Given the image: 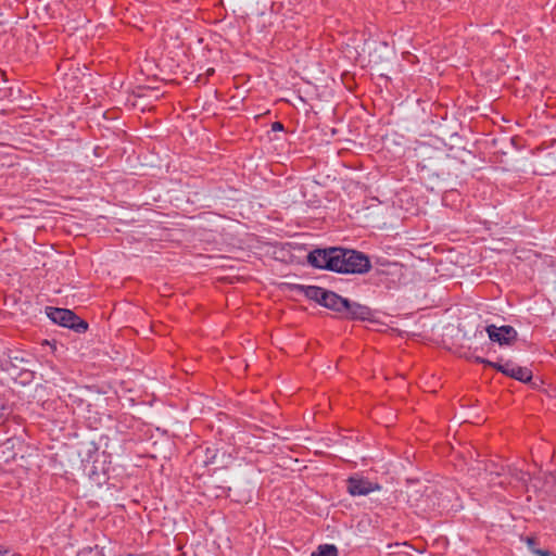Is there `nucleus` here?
<instances>
[{
  "instance_id": "nucleus-23",
  "label": "nucleus",
  "mask_w": 556,
  "mask_h": 556,
  "mask_svg": "<svg viewBox=\"0 0 556 556\" xmlns=\"http://www.w3.org/2000/svg\"><path fill=\"white\" fill-rule=\"evenodd\" d=\"M214 73H215V70H214V68H208V70L206 71V75H207V76H212Z\"/></svg>"
},
{
  "instance_id": "nucleus-21",
  "label": "nucleus",
  "mask_w": 556,
  "mask_h": 556,
  "mask_svg": "<svg viewBox=\"0 0 556 556\" xmlns=\"http://www.w3.org/2000/svg\"><path fill=\"white\" fill-rule=\"evenodd\" d=\"M10 548L0 544V556H12Z\"/></svg>"
},
{
  "instance_id": "nucleus-12",
  "label": "nucleus",
  "mask_w": 556,
  "mask_h": 556,
  "mask_svg": "<svg viewBox=\"0 0 556 556\" xmlns=\"http://www.w3.org/2000/svg\"><path fill=\"white\" fill-rule=\"evenodd\" d=\"M77 556H105L103 553V548L98 545L94 546H86L79 549Z\"/></svg>"
},
{
  "instance_id": "nucleus-13",
  "label": "nucleus",
  "mask_w": 556,
  "mask_h": 556,
  "mask_svg": "<svg viewBox=\"0 0 556 556\" xmlns=\"http://www.w3.org/2000/svg\"><path fill=\"white\" fill-rule=\"evenodd\" d=\"M473 362L477 363V364H482L486 367H491L493 369H495V366H497L500 364V361L498 362H492V361H489L484 357H481V356H473Z\"/></svg>"
},
{
  "instance_id": "nucleus-9",
  "label": "nucleus",
  "mask_w": 556,
  "mask_h": 556,
  "mask_svg": "<svg viewBox=\"0 0 556 556\" xmlns=\"http://www.w3.org/2000/svg\"><path fill=\"white\" fill-rule=\"evenodd\" d=\"M344 299L345 298L340 295L339 293L332 290H328L323 300L320 301V306L332 311L339 317Z\"/></svg>"
},
{
  "instance_id": "nucleus-14",
  "label": "nucleus",
  "mask_w": 556,
  "mask_h": 556,
  "mask_svg": "<svg viewBox=\"0 0 556 556\" xmlns=\"http://www.w3.org/2000/svg\"><path fill=\"white\" fill-rule=\"evenodd\" d=\"M217 492H216V497H228L230 495V492H231V488L230 486H223V485H216L215 486Z\"/></svg>"
},
{
  "instance_id": "nucleus-18",
  "label": "nucleus",
  "mask_w": 556,
  "mask_h": 556,
  "mask_svg": "<svg viewBox=\"0 0 556 556\" xmlns=\"http://www.w3.org/2000/svg\"><path fill=\"white\" fill-rule=\"evenodd\" d=\"M527 476H528L527 472H525L523 470H519V469H515V471L513 473V477L515 479H517L518 481L523 482V483L527 482V479H526Z\"/></svg>"
},
{
  "instance_id": "nucleus-10",
  "label": "nucleus",
  "mask_w": 556,
  "mask_h": 556,
  "mask_svg": "<svg viewBox=\"0 0 556 556\" xmlns=\"http://www.w3.org/2000/svg\"><path fill=\"white\" fill-rule=\"evenodd\" d=\"M327 291H328V289H325V288H321L318 286H307L304 296L320 305V301L323 300V298L325 296Z\"/></svg>"
},
{
  "instance_id": "nucleus-1",
  "label": "nucleus",
  "mask_w": 556,
  "mask_h": 556,
  "mask_svg": "<svg viewBox=\"0 0 556 556\" xmlns=\"http://www.w3.org/2000/svg\"><path fill=\"white\" fill-rule=\"evenodd\" d=\"M345 255H348L345 248H316L308 252L306 262L314 268L339 273Z\"/></svg>"
},
{
  "instance_id": "nucleus-3",
  "label": "nucleus",
  "mask_w": 556,
  "mask_h": 556,
  "mask_svg": "<svg viewBox=\"0 0 556 556\" xmlns=\"http://www.w3.org/2000/svg\"><path fill=\"white\" fill-rule=\"evenodd\" d=\"M339 318L349 321H374L375 311L365 304L345 298Z\"/></svg>"
},
{
  "instance_id": "nucleus-6",
  "label": "nucleus",
  "mask_w": 556,
  "mask_h": 556,
  "mask_svg": "<svg viewBox=\"0 0 556 556\" xmlns=\"http://www.w3.org/2000/svg\"><path fill=\"white\" fill-rule=\"evenodd\" d=\"M495 370L521 383L531 382L532 370L529 367L519 366L511 359L505 362L501 359L500 364L495 366Z\"/></svg>"
},
{
  "instance_id": "nucleus-16",
  "label": "nucleus",
  "mask_w": 556,
  "mask_h": 556,
  "mask_svg": "<svg viewBox=\"0 0 556 556\" xmlns=\"http://www.w3.org/2000/svg\"><path fill=\"white\" fill-rule=\"evenodd\" d=\"M526 543H527V545H528L529 549H530L532 553L536 554V552L539 551V548H536V545H538V540H536V538H535V536H527V538H526Z\"/></svg>"
},
{
  "instance_id": "nucleus-11",
  "label": "nucleus",
  "mask_w": 556,
  "mask_h": 556,
  "mask_svg": "<svg viewBox=\"0 0 556 556\" xmlns=\"http://www.w3.org/2000/svg\"><path fill=\"white\" fill-rule=\"evenodd\" d=\"M311 556H338V548L333 544H321Z\"/></svg>"
},
{
  "instance_id": "nucleus-15",
  "label": "nucleus",
  "mask_w": 556,
  "mask_h": 556,
  "mask_svg": "<svg viewBox=\"0 0 556 556\" xmlns=\"http://www.w3.org/2000/svg\"><path fill=\"white\" fill-rule=\"evenodd\" d=\"M306 288H307V286H305V285H299V283H290V285H288V289L291 292H296V293H300V294H303V295H305Z\"/></svg>"
},
{
  "instance_id": "nucleus-5",
  "label": "nucleus",
  "mask_w": 556,
  "mask_h": 556,
  "mask_svg": "<svg viewBox=\"0 0 556 556\" xmlns=\"http://www.w3.org/2000/svg\"><path fill=\"white\" fill-rule=\"evenodd\" d=\"M403 276V266L400 263L388 262L381 268H376L370 275L371 283L390 288Z\"/></svg>"
},
{
  "instance_id": "nucleus-7",
  "label": "nucleus",
  "mask_w": 556,
  "mask_h": 556,
  "mask_svg": "<svg viewBox=\"0 0 556 556\" xmlns=\"http://www.w3.org/2000/svg\"><path fill=\"white\" fill-rule=\"evenodd\" d=\"M489 339L500 345H510L517 339V331L513 326L504 325L497 327L495 325H488L485 327Z\"/></svg>"
},
{
  "instance_id": "nucleus-2",
  "label": "nucleus",
  "mask_w": 556,
  "mask_h": 556,
  "mask_svg": "<svg viewBox=\"0 0 556 556\" xmlns=\"http://www.w3.org/2000/svg\"><path fill=\"white\" fill-rule=\"evenodd\" d=\"M45 313L53 324L68 328L76 333H85L89 328L88 323L72 309L46 306Z\"/></svg>"
},
{
  "instance_id": "nucleus-22",
  "label": "nucleus",
  "mask_w": 556,
  "mask_h": 556,
  "mask_svg": "<svg viewBox=\"0 0 556 556\" xmlns=\"http://www.w3.org/2000/svg\"><path fill=\"white\" fill-rule=\"evenodd\" d=\"M7 409L5 403L0 395V417L4 416V410Z\"/></svg>"
},
{
  "instance_id": "nucleus-19",
  "label": "nucleus",
  "mask_w": 556,
  "mask_h": 556,
  "mask_svg": "<svg viewBox=\"0 0 556 556\" xmlns=\"http://www.w3.org/2000/svg\"><path fill=\"white\" fill-rule=\"evenodd\" d=\"M21 376L24 378L23 383H29L34 380L35 374L31 370H25L21 374Z\"/></svg>"
},
{
  "instance_id": "nucleus-8",
  "label": "nucleus",
  "mask_w": 556,
  "mask_h": 556,
  "mask_svg": "<svg viewBox=\"0 0 556 556\" xmlns=\"http://www.w3.org/2000/svg\"><path fill=\"white\" fill-rule=\"evenodd\" d=\"M348 492L352 496L367 495L372 491L381 489V485L363 477H350L346 480Z\"/></svg>"
},
{
  "instance_id": "nucleus-4",
  "label": "nucleus",
  "mask_w": 556,
  "mask_h": 556,
  "mask_svg": "<svg viewBox=\"0 0 556 556\" xmlns=\"http://www.w3.org/2000/svg\"><path fill=\"white\" fill-rule=\"evenodd\" d=\"M346 253L340 267V274L362 275L371 269V262L365 253L352 249H346Z\"/></svg>"
},
{
  "instance_id": "nucleus-24",
  "label": "nucleus",
  "mask_w": 556,
  "mask_h": 556,
  "mask_svg": "<svg viewBox=\"0 0 556 556\" xmlns=\"http://www.w3.org/2000/svg\"><path fill=\"white\" fill-rule=\"evenodd\" d=\"M12 556H22L21 554L13 553Z\"/></svg>"
},
{
  "instance_id": "nucleus-20",
  "label": "nucleus",
  "mask_w": 556,
  "mask_h": 556,
  "mask_svg": "<svg viewBox=\"0 0 556 556\" xmlns=\"http://www.w3.org/2000/svg\"><path fill=\"white\" fill-rule=\"evenodd\" d=\"M271 130L273 131H283L285 125L281 122H274L271 124Z\"/></svg>"
},
{
  "instance_id": "nucleus-17",
  "label": "nucleus",
  "mask_w": 556,
  "mask_h": 556,
  "mask_svg": "<svg viewBox=\"0 0 556 556\" xmlns=\"http://www.w3.org/2000/svg\"><path fill=\"white\" fill-rule=\"evenodd\" d=\"M526 384H528L533 390H539L541 388V386L543 384V380L540 378H534L532 376L531 382H526Z\"/></svg>"
}]
</instances>
